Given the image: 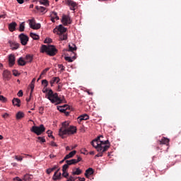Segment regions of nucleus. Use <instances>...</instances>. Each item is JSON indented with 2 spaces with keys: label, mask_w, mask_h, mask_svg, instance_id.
<instances>
[{
  "label": "nucleus",
  "mask_w": 181,
  "mask_h": 181,
  "mask_svg": "<svg viewBox=\"0 0 181 181\" xmlns=\"http://www.w3.org/2000/svg\"><path fill=\"white\" fill-rule=\"evenodd\" d=\"M160 145H168L169 144V139L163 137L160 141H158Z\"/></svg>",
  "instance_id": "412c9836"
},
{
  "label": "nucleus",
  "mask_w": 181,
  "mask_h": 181,
  "mask_svg": "<svg viewBox=\"0 0 181 181\" xmlns=\"http://www.w3.org/2000/svg\"><path fill=\"white\" fill-rule=\"evenodd\" d=\"M81 170H80V168H76V170L74 171V170H73L72 172V175L74 176L76 175H81Z\"/></svg>",
  "instance_id": "2f4dec72"
},
{
  "label": "nucleus",
  "mask_w": 181,
  "mask_h": 181,
  "mask_svg": "<svg viewBox=\"0 0 181 181\" xmlns=\"http://www.w3.org/2000/svg\"><path fill=\"white\" fill-rule=\"evenodd\" d=\"M68 180L74 181V177L73 176H70Z\"/></svg>",
  "instance_id": "bf43d9fd"
},
{
  "label": "nucleus",
  "mask_w": 181,
  "mask_h": 181,
  "mask_svg": "<svg viewBox=\"0 0 181 181\" xmlns=\"http://www.w3.org/2000/svg\"><path fill=\"white\" fill-rule=\"evenodd\" d=\"M46 52L49 56H55L56 53H57V49L54 45H42L41 47V53Z\"/></svg>",
  "instance_id": "7ed1b4c3"
},
{
  "label": "nucleus",
  "mask_w": 181,
  "mask_h": 181,
  "mask_svg": "<svg viewBox=\"0 0 181 181\" xmlns=\"http://www.w3.org/2000/svg\"><path fill=\"white\" fill-rule=\"evenodd\" d=\"M64 59L66 62L72 63L73 60H76V55H74L73 57H65Z\"/></svg>",
  "instance_id": "bb28decb"
},
{
  "label": "nucleus",
  "mask_w": 181,
  "mask_h": 181,
  "mask_svg": "<svg viewBox=\"0 0 181 181\" xmlns=\"http://www.w3.org/2000/svg\"><path fill=\"white\" fill-rule=\"evenodd\" d=\"M35 8L37 9V11H40L41 12V13H46V12H47V11H46V8H45L43 6H36Z\"/></svg>",
  "instance_id": "b1692460"
},
{
  "label": "nucleus",
  "mask_w": 181,
  "mask_h": 181,
  "mask_svg": "<svg viewBox=\"0 0 181 181\" xmlns=\"http://www.w3.org/2000/svg\"><path fill=\"white\" fill-rule=\"evenodd\" d=\"M62 176H63L64 177L67 178V177H69V173H67V171H65L64 175V173H62Z\"/></svg>",
  "instance_id": "8fccbe9b"
},
{
  "label": "nucleus",
  "mask_w": 181,
  "mask_h": 181,
  "mask_svg": "<svg viewBox=\"0 0 181 181\" xmlns=\"http://www.w3.org/2000/svg\"><path fill=\"white\" fill-rule=\"evenodd\" d=\"M47 175H50V173H52V171H51L50 168H48L47 170Z\"/></svg>",
  "instance_id": "052dcab7"
},
{
  "label": "nucleus",
  "mask_w": 181,
  "mask_h": 181,
  "mask_svg": "<svg viewBox=\"0 0 181 181\" xmlns=\"http://www.w3.org/2000/svg\"><path fill=\"white\" fill-rule=\"evenodd\" d=\"M17 2H18V4H23L24 1H23V0H17Z\"/></svg>",
  "instance_id": "0e129e2a"
},
{
  "label": "nucleus",
  "mask_w": 181,
  "mask_h": 181,
  "mask_svg": "<svg viewBox=\"0 0 181 181\" xmlns=\"http://www.w3.org/2000/svg\"><path fill=\"white\" fill-rule=\"evenodd\" d=\"M13 74L15 76V77H18V76H19V73H18L16 70L13 71Z\"/></svg>",
  "instance_id": "09e8293b"
},
{
  "label": "nucleus",
  "mask_w": 181,
  "mask_h": 181,
  "mask_svg": "<svg viewBox=\"0 0 181 181\" xmlns=\"http://www.w3.org/2000/svg\"><path fill=\"white\" fill-rule=\"evenodd\" d=\"M60 82V78L59 77H52L49 81V84L51 85V87H53V84H59Z\"/></svg>",
  "instance_id": "ddd939ff"
},
{
  "label": "nucleus",
  "mask_w": 181,
  "mask_h": 181,
  "mask_svg": "<svg viewBox=\"0 0 181 181\" xmlns=\"http://www.w3.org/2000/svg\"><path fill=\"white\" fill-rule=\"evenodd\" d=\"M59 169L54 173L53 175V180H57V179H60L62 177V173L59 172Z\"/></svg>",
  "instance_id": "f3484780"
},
{
  "label": "nucleus",
  "mask_w": 181,
  "mask_h": 181,
  "mask_svg": "<svg viewBox=\"0 0 181 181\" xmlns=\"http://www.w3.org/2000/svg\"><path fill=\"white\" fill-rule=\"evenodd\" d=\"M51 146H57V144L54 141H52Z\"/></svg>",
  "instance_id": "4d7b16f0"
},
{
  "label": "nucleus",
  "mask_w": 181,
  "mask_h": 181,
  "mask_svg": "<svg viewBox=\"0 0 181 181\" xmlns=\"http://www.w3.org/2000/svg\"><path fill=\"white\" fill-rule=\"evenodd\" d=\"M76 50H77V47H76V45L74 44L69 45V49H66V55L69 56V53H70L71 54H74V56H76V53H74Z\"/></svg>",
  "instance_id": "0eeeda50"
},
{
  "label": "nucleus",
  "mask_w": 181,
  "mask_h": 181,
  "mask_svg": "<svg viewBox=\"0 0 181 181\" xmlns=\"http://www.w3.org/2000/svg\"><path fill=\"white\" fill-rule=\"evenodd\" d=\"M5 18H6V14L0 15V19H5Z\"/></svg>",
  "instance_id": "864d4df0"
},
{
  "label": "nucleus",
  "mask_w": 181,
  "mask_h": 181,
  "mask_svg": "<svg viewBox=\"0 0 181 181\" xmlns=\"http://www.w3.org/2000/svg\"><path fill=\"white\" fill-rule=\"evenodd\" d=\"M40 1V5H44L45 6H49V0H42Z\"/></svg>",
  "instance_id": "e433bc0d"
},
{
  "label": "nucleus",
  "mask_w": 181,
  "mask_h": 181,
  "mask_svg": "<svg viewBox=\"0 0 181 181\" xmlns=\"http://www.w3.org/2000/svg\"><path fill=\"white\" fill-rule=\"evenodd\" d=\"M58 32H59V35L66 33L67 31V28H64L63 25H59L57 29Z\"/></svg>",
  "instance_id": "6ab92c4d"
},
{
  "label": "nucleus",
  "mask_w": 181,
  "mask_h": 181,
  "mask_svg": "<svg viewBox=\"0 0 181 181\" xmlns=\"http://www.w3.org/2000/svg\"><path fill=\"white\" fill-rule=\"evenodd\" d=\"M69 164L66 163V164H64L62 166V172H64V175L67 172V170L69 169Z\"/></svg>",
  "instance_id": "72a5a7b5"
},
{
  "label": "nucleus",
  "mask_w": 181,
  "mask_h": 181,
  "mask_svg": "<svg viewBox=\"0 0 181 181\" xmlns=\"http://www.w3.org/2000/svg\"><path fill=\"white\" fill-rule=\"evenodd\" d=\"M0 101H2V103H6L8 99H6L4 95H0Z\"/></svg>",
  "instance_id": "ea45409f"
},
{
  "label": "nucleus",
  "mask_w": 181,
  "mask_h": 181,
  "mask_svg": "<svg viewBox=\"0 0 181 181\" xmlns=\"http://www.w3.org/2000/svg\"><path fill=\"white\" fill-rule=\"evenodd\" d=\"M43 93H47L45 95V97L47 98V100H49L52 104H55L56 105L59 104H62L63 101L64 100V97H63V99L59 97V95L57 93H54L53 90L52 89H49V90L47 88H44L42 90Z\"/></svg>",
  "instance_id": "f03ea898"
},
{
  "label": "nucleus",
  "mask_w": 181,
  "mask_h": 181,
  "mask_svg": "<svg viewBox=\"0 0 181 181\" xmlns=\"http://www.w3.org/2000/svg\"><path fill=\"white\" fill-rule=\"evenodd\" d=\"M12 104L16 107H21V100L19 98H14L12 100Z\"/></svg>",
  "instance_id": "a211bd4d"
},
{
  "label": "nucleus",
  "mask_w": 181,
  "mask_h": 181,
  "mask_svg": "<svg viewBox=\"0 0 181 181\" xmlns=\"http://www.w3.org/2000/svg\"><path fill=\"white\" fill-rule=\"evenodd\" d=\"M65 162L69 166L71 165H76V163H77L76 159L66 160Z\"/></svg>",
  "instance_id": "a878e982"
},
{
  "label": "nucleus",
  "mask_w": 181,
  "mask_h": 181,
  "mask_svg": "<svg viewBox=\"0 0 181 181\" xmlns=\"http://www.w3.org/2000/svg\"><path fill=\"white\" fill-rule=\"evenodd\" d=\"M60 40H67V35L66 34H59Z\"/></svg>",
  "instance_id": "f704fd0d"
},
{
  "label": "nucleus",
  "mask_w": 181,
  "mask_h": 181,
  "mask_svg": "<svg viewBox=\"0 0 181 181\" xmlns=\"http://www.w3.org/2000/svg\"><path fill=\"white\" fill-rule=\"evenodd\" d=\"M30 36L33 39V40H39V35H37V34L30 33Z\"/></svg>",
  "instance_id": "473e14b6"
},
{
  "label": "nucleus",
  "mask_w": 181,
  "mask_h": 181,
  "mask_svg": "<svg viewBox=\"0 0 181 181\" xmlns=\"http://www.w3.org/2000/svg\"><path fill=\"white\" fill-rule=\"evenodd\" d=\"M28 21H29V25H30V28H31V29H34V30L40 29V26H41L40 24L36 23L35 22V19H31Z\"/></svg>",
  "instance_id": "1a4fd4ad"
},
{
  "label": "nucleus",
  "mask_w": 181,
  "mask_h": 181,
  "mask_svg": "<svg viewBox=\"0 0 181 181\" xmlns=\"http://www.w3.org/2000/svg\"><path fill=\"white\" fill-rule=\"evenodd\" d=\"M78 180H80V181H86V178H84V177H78Z\"/></svg>",
  "instance_id": "680f3d73"
},
{
  "label": "nucleus",
  "mask_w": 181,
  "mask_h": 181,
  "mask_svg": "<svg viewBox=\"0 0 181 181\" xmlns=\"http://www.w3.org/2000/svg\"><path fill=\"white\" fill-rule=\"evenodd\" d=\"M62 22L64 26H67V25H71V18H70L69 16L64 15L62 16Z\"/></svg>",
  "instance_id": "6e6552de"
},
{
  "label": "nucleus",
  "mask_w": 181,
  "mask_h": 181,
  "mask_svg": "<svg viewBox=\"0 0 181 181\" xmlns=\"http://www.w3.org/2000/svg\"><path fill=\"white\" fill-rule=\"evenodd\" d=\"M23 117H25V113H23V112H18L16 114V119H22Z\"/></svg>",
  "instance_id": "c756f323"
},
{
  "label": "nucleus",
  "mask_w": 181,
  "mask_h": 181,
  "mask_svg": "<svg viewBox=\"0 0 181 181\" xmlns=\"http://www.w3.org/2000/svg\"><path fill=\"white\" fill-rule=\"evenodd\" d=\"M18 64L19 66H25L26 65V61L23 59V58L20 57L18 60Z\"/></svg>",
  "instance_id": "393cba45"
},
{
  "label": "nucleus",
  "mask_w": 181,
  "mask_h": 181,
  "mask_svg": "<svg viewBox=\"0 0 181 181\" xmlns=\"http://www.w3.org/2000/svg\"><path fill=\"white\" fill-rule=\"evenodd\" d=\"M46 71L45 70H43L40 74V77H42V76H45V74H46Z\"/></svg>",
  "instance_id": "13d9d810"
},
{
  "label": "nucleus",
  "mask_w": 181,
  "mask_h": 181,
  "mask_svg": "<svg viewBox=\"0 0 181 181\" xmlns=\"http://www.w3.org/2000/svg\"><path fill=\"white\" fill-rule=\"evenodd\" d=\"M18 38L20 39L21 43L23 46H26L28 45V42H29V37H28V35L24 33H21L18 35Z\"/></svg>",
  "instance_id": "423d86ee"
},
{
  "label": "nucleus",
  "mask_w": 181,
  "mask_h": 181,
  "mask_svg": "<svg viewBox=\"0 0 181 181\" xmlns=\"http://www.w3.org/2000/svg\"><path fill=\"white\" fill-rule=\"evenodd\" d=\"M81 153H83V155H87V150L86 148H82L81 150Z\"/></svg>",
  "instance_id": "a18cd8bd"
},
{
  "label": "nucleus",
  "mask_w": 181,
  "mask_h": 181,
  "mask_svg": "<svg viewBox=\"0 0 181 181\" xmlns=\"http://www.w3.org/2000/svg\"><path fill=\"white\" fill-rule=\"evenodd\" d=\"M13 180H17V181H23L22 179L19 178V177H16Z\"/></svg>",
  "instance_id": "6e6d98bb"
},
{
  "label": "nucleus",
  "mask_w": 181,
  "mask_h": 181,
  "mask_svg": "<svg viewBox=\"0 0 181 181\" xmlns=\"http://www.w3.org/2000/svg\"><path fill=\"white\" fill-rule=\"evenodd\" d=\"M8 43L10 45V47H11V49L13 50H18V49H19V47L21 46L19 43L11 40L8 41Z\"/></svg>",
  "instance_id": "9d476101"
},
{
  "label": "nucleus",
  "mask_w": 181,
  "mask_h": 181,
  "mask_svg": "<svg viewBox=\"0 0 181 181\" xmlns=\"http://www.w3.org/2000/svg\"><path fill=\"white\" fill-rule=\"evenodd\" d=\"M64 108H69V105H65L64 106H57V110H58V111H60V112H65L66 109H64Z\"/></svg>",
  "instance_id": "cd10ccee"
},
{
  "label": "nucleus",
  "mask_w": 181,
  "mask_h": 181,
  "mask_svg": "<svg viewBox=\"0 0 181 181\" xmlns=\"http://www.w3.org/2000/svg\"><path fill=\"white\" fill-rule=\"evenodd\" d=\"M44 43H52V39L47 38L45 40Z\"/></svg>",
  "instance_id": "de8ad7c7"
},
{
  "label": "nucleus",
  "mask_w": 181,
  "mask_h": 181,
  "mask_svg": "<svg viewBox=\"0 0 181 181\" xmlns=\"http://www.w3.org/2000/svg\"><path fill=\"white\" fill-rule=\"evenodd\" d=\"M16 57L15 54H11L8 55V64L10 67H12L15 64Z\"/></svg>",
  "instance_id": "9b49d317"
},
{
  "label": "nucleus",
  "mask_w": 181,
  "mask_h": 181,
  "mask_svg": "<svg viewBox=\"0 0 181 181\" xmlns=\"http://www.w3.org/2000/svg\"><path fill=\"white\" fill-rule=\"evenodd\" d=\"M57 91H62V86L60 85L58 86Z\"/></svg>",
  "instance_id": "338daca9"
},
{
  "label": "nucleus",
  "mask_w": 181,
  "mask_h": 181,
  "mask_svg": "<svg viewBox=\"0 0 181 181\" xmlns=\"http://www.w3.org/2000/svg\"><path fill=\"white\" fill-rule=\"evenodd\" d=\"M81 160H82L81 157L78 156V158L76 159V163H78V162H81Z\"/></svg>",
  "instance_id": "5fc2aeb1"
},
{
  "label": "nucleus",
  "mask_w": 181,
  "mask_h": 181,
  "mask_svg": "<svg viewBox=\"0 0 181 181\" xmlns=\"http://www.w3.org/2000/svg\"><path fill=\"white\" fill-rule=\"evenodd\" d=\"M90 116H88V115H82L81 116H79L78 117V120L80 121V122H81V121H87V119H89Z\"/></svg>",
  "instance_id": "dca6fc26"
},
{
  "label": "nucleus",
  "mask_w": 181,
  "mask_h": 181,
  "mask_svg": "<svg viewBox=\"0 0 181 181\" xmlns=\"http://www.w3.org/2000/svg\"><path fill=\"white\" fill-rule=\"evenodd\" d=\"M93 174H94V170H93V168H89L85 172L86 177H88V176H91V175H93Z\"/></svg>",
  "instance_id": "aec40b11"
},
{
  "label": "nucleus",
  "mask_w": 181,
  "mask_h": 181,
  "mask_svg": "<svg viewBox=\"0 0 181 181\" xmlns=\"http://www.w3.org/2000/svg\"><path fill=\"white\" fill-rule=\"evenodd\" d=\"M77 132V128L74 126H69L66 129L60 133L59 135L62 136V138H64V135H73Z\"/></svg>",
  "instance_id": "20e7f679"
},
{
  "label": "nucleus",
  "mask_w": 181,
  "mask_h": 181,
  "mask_svg": "<svg viewBox=\"0 0 181 181\" xmlns=\"http://www.w3.org/2000/svg\"><path fill=\"white\" fill-rule=\"evenodd\" d=\"M37 140L40 144H45V142H46V139H45V137L38 136Z\"/></svg>",
  "instance_id": "4c0bfd02"
},
{
  "label": "nucleus",
  "mask_w": 181,
  "mask_h": 181,
  "mask_svg": "<svg viewBox=\"0 0 181 181\" xmlns=\"http://www.w3.org/2000/svg\"><path fill=\"white\" fill-rule=\"evenodd\" d=\"M49 158L50 159H53V158H56V156H54V154H50Z\"/></svg>",
  "instance_id": "e2e57ef3"
},
{
  "label": "nucleus",
  "mask_w": 181,
  "mask_h": 181,
  "mask_svg": "<svg viewBox=\"0 0 181 181\" xmlns=\"http://www.w3.org/2000/svg\"><path fill=\"white\" fill-rule=\"evenodd\" d=\"M64 114H65L66 117H69V115H70V112H67V107L66 108L65 112H64Z\"/></svg>",
  "instance_id": "3c124183"
},
{
  "label": "nucleus",
  "mask_w": 181,
  "mask_h": 181,
  "mask_svg": "<svg viewBox=\"0 0 181 181\" xmlns=\"http://www.w3.org/2000/svg\"><path fill=\"white\" fill-rule=\"evenodd\" d=\"M58 67L61 69V71H64V66L63 64H59Z\"/></svg>",
  "instance_id": "49530a36"
},
{
  "label": "nucleus",
  "mask_w": 181,
  "mask_h": 181,
  "mask_svg": "<svg viewBox=\"0 0 181 181\" xmlns=\"http://www.w3.org/2000/svg\"><path fill=\"white\" fill-rule=\"evenodd\" d=\"M76 153H77V151L76 150L72 151L64 157V159H70V158H73V156H74Z\"/></svg>",
  "instance_id": "5701e85b"
},
{
  "label": "nucleus",
  "mask_w": 181,
  "mask_h": 181,
  "mask_svg": "<svg viewBox=\"0 0 181 181\" xmlns=\"http://www.w3.org/2000/svg\"><path fill=\"white\" fill-rule=\"evenodd\" d=\"M16 26H18L16 22L11 23L8 24V30H10V32H14V30H16Z\"/></svg>",
  "instance_id": "2eb2a0df"
},
{
  "label": "nucleus",
  "mask_w": 181,
  "mask_h": 181,
  "mask_svg": "<svg viewBox=\"0 0 181 181\" xmlns=\"http://www.w3.org/2000/svg\"><path fill=\"white\" fill-rule=\"evenodd\" d=\"M42 86H44V88H46L47 86H49V82L47 81V80L44 79L42 81Z\"/></svg>",
  "instance_id": "58836bf2"
},
{
  "label": "nucleus",
  "mask_w": 181,
  "mask_h": 181,
  "mask_svg": "<svg viewBox=\"0 0 181 181\" xmlns=\"http://www.w3.org/2000/svg\"><path fill=\"white\" fill-rule=\"evenodd\" d=\"M52 14L54 15V19H57V21H59V17L57 16V13L56 11H52Z\"/></svg>",
  "instance_id": "c03bdc74"
},
{
  "label": "nucleus",
  "mask_w": 181,
  "mask_h": 181,
  "mask_svg": "<svg viewBox=\"0 0 181 181\" xmlns=\"http://www.w3.org/2000/svg\"><path fill=\"white\" fill-rule=\"evenodd\" d=\"M47 134L49 138L52 137V139H54V136H53V135H52V131L48 130V131L47 132Z\"/></svg>",
  "instance_id": "a19ab883"
},
{
  "label": "nucleus",
  "mask_w": 181,
  "mask_h": 181,
  "mask_svg": "<svg viewBox=\"0 0 181 181\" xmlns=\"http://www.w3.org/2000/svg\"><path fill=\"white\" fill-rule=\"evenodd\" d=\"M18 97H23V91L22 90H20L18 93H17Z\"/></svg>",
  "instance_id": "37998d69"
},
{
  "label": "nucleus",
  "mask_w": 181,
  "mask_h": 181,
  "mask_svg": "<svg viewBox=\"0 0 181 181\" xmlns=\"http://www.w3.org/2000/svg\"><path fill=\"white\" fill-rule=\"evenodd\" d=\"M15 159H16V160H18L19 162H22L23 158H22V156H16Z\"/></svg>",
  "instance_id": "79ce46f5"
},
{
  "label": "nucleus",
  "mask_w": 181,
  "mask_h": 181,
  "mask_svg": "<svg viewBox=\"0 0 181 181\" xmlns=\"http://www.w3.org/2000/svg\"><path fill=\"white\" fill-rule=\"evenodd\" d=\"M9 115L8 113H5L4 115H2L3 118H6Z\"/></svg>",
  "instance_id": "69168bd1"
},
{
  "label": "nucleus",
  "mask_w": 181,
  "mask_h": 181,
  "mask_svg": "<svg viewBox=\"0 0 181 181\" xmlns=\"http://www.w3.org/2000/svg\"><path fill=\"white\" fill-rule=\"evenodd\" d=\"M31 93H33V90L35 88V84H30Z\"/></svg>",
  "instance_id": "603ef678"
},
{
  "label": "nucleus",
  "mask_w": 181,
  "mask_h": 181,
  "mask_svg": "<svg viewBox=\"0 0 181 181\" xmlns=\"http://www.w3.org/2000/svg\"><path fill=\"white\" fill-rule=\"evenodd\" d=\"M32 179H33V175H30V174H26L24 175L23 180L25 181H29V180H32Z\"/></svg>",
  "instance_id": "c85d7f7f"
},
{
  "label": "nucleus",
  "mask_w": 181,
  "mask_h": 181,
  "mask_svg": "<svg viewBox=\"0 0 181 181\" xmlns=\"http://www.w3.org/2000/svg\"><path fill=\"white\" fill-rule=\"evenodd\" d=\"M3 76L4 78H6V80H9L11 78V71L5 70L3 73Z\"/></svg>",
  "instance_id": "4be33fe9"
},
{
  "label": "nucleus",
  "mask_w": 181,
  "mask_h": 181,
  "mask_svg": "<svg viewBox=\"0 0 181 181\" xmlns=\"http://www.w3.org/2000/svg\"><path fill=\"white\" fill-rule=\"evenodd\" d=\"M66 4L69 6L71 11H76V6H77V4H76V2L73 0H68Z\"/></svg>",
  "instance_id": "f8f14e48"
},
{
  "label": "nucleus",
  "mask_w": 181,
  "mask_h": 181,
  "mask_svg": "<svg viewBox=\"0 0 181 181\" xmlns=\"http://www.w3.org/2000/svg\"><path fill=\"white\" fill-rule=\"evenodd\" d=\"M49 169H50L51 173H52V172H54V170H56V167H54V168H49Z\"/></svg>",
  "instance_id": "774afa93"
},
{
  "label": "nucleus",
  "mask_w": 181,
  "mask_h": 181,
  "mask_svg": "<svg viewBox=\"0 0 181 181\" xmlns=\"http://www.w3.org/2000/svg\"><path fill=\"white\" fill-rule=\"evenodd\" d=\"M101 138H104V136L100 135L90 142V145L98 152V153L95 155V158L103 157L105 152H107V151L110 149V146H111L110 141H104L101 139Z\"/></svg>",
  "instance_id": "f257e3e1"
},
{
  "label": "nucleus",
  "mask_w": 181,
  "mask_h": 181,
  "mask_svg": "<svg viewBox=\"0 0 181 181\" xmlns=\"http://www.w3.org/2000/svg\"><path fill=\"white\" fill-rule=\"evenodd\" d=\"M19 30H20V32H24L25 31V22H23L20 24Z\"/></svg>",
  "instance_id": "c9c22d12"
},
{
  "label": "nucleus",
  "mask_w": 181,
  "mask_h": 181,
  "mask_svg": "<svg viewBox=\"0 0 181 181\" xmlns=\"http://www.w3.org/2000/svg\"><path fill=\"white\" fill-rule=\"evenodd\" d=\"M26 63H32V60H33V56L30 54H28L25 57Z\"/></svg>",
  "instance_id": "7c9ffc66"
},
{
  "label": "nucleus",
  "mask_w": 181,
  "mask_h": 181,
  "mask_svg": "<svg viewBox=\"0 0 181 181\" xmlns=\"http://www.w3.org/2000/svg\"><path fill=\"white\" fill-rule=\"evenodd\" d=\"M45 131H46V128L43 124H40L39 127L33 126L31 129V132H34L36 135H42Z\"/></svg>",
  "instance_id": "39448f33"
},
{
  "label": "nucleus",
  "mask_w": 181,
  "mask_h": 181,
  "mask_svg": "<svg viewBox=\"0 0 181 181\" xmlns=\"http://www.w3.org/2000/svg\"><path fill=\"white\" fill-rule=\"evenodd\" d=\"M69 122H64L62 123V127L59 129V134H62L64 129H66L69 128Z\"/></svg>",
  "instance_id": "4468645a"
}]
</instances>
